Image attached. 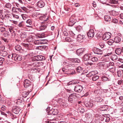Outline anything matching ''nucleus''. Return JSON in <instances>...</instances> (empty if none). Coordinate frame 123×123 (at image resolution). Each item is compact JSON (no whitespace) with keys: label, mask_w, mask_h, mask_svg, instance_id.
<instances>
[{"label":"nucleus","mask_w":123,"mask_h":123,"mask_svg":"<svg viewBox=\"0 0 123 123\" xmlns=\"http://www.w3.org/2000/svg\"><path fill=\"white\" fill-rule=\"evenodd\" d=\"M106 74L108 77L105 75H103L102 77V80L104 81L110 80L113 77V74L108 73V72H106Z\"/></svg>","instance_id":"obj_1"},{"label":"nucleus","mask_w":123,"mask_h":123,"mask_svg":"<svg viewBox=\"0 0 123 123\" xmlns=\"http://www.w3.org/2000/svg\"><path fill=\"white\" fill-rule=\"evenodd\" d=\"M34 16L36 17H38L39 19L42 20L43 21V22H46L48 19V17H46L44 15L40 14L39 13H37V14H34Z\"/></svg>","instance_id":"obj_2"},{"label":"nucleus","mask_w":123,"mask_h":123,"mask_svg":"<svg viewBox=\"0 0 123 123\" xmlns=\"http://www.w3.org/2000/svg\"><path fill=\"white\" fill-rule=\"evenodd\" d=\"M76 20L75 19V17L74 15H73L69 19L68 25L70 26H73L76 23Z\"/></svg>","instance_id":"obj_3"},{"label":"nucleus","mask_w":123,"mask_h":123,"mask_svg":"<svg viewBox=\"0 0 123 123\" xmlns=\"http://www.w3.org/2000/svg\"><path fill=\"white\" fill-rule=\"evenodd\" d=\"M111 35V33L109 32L105 33L103 35L102 39L106 41L110 38Z\"/></svg>","instance_id":"obj_4"},{"label":"nucleus","mask_w":123,"mask_h":123,"mask_svg":"<svg viewBox=\"0 0 123 123\" xmlns=\"http://www.w3.org/2000/svg\"><path fill=\"white\" fill-rule=\"evenodd\" d=\"M31 82L29 80L26 79L24 82V86L25 88H27L31 86Z\"/></svg>","instance_id":"obj_5"},{"label":"nucleus","mask_w":123,"mask_h":123,"mask_svg":"<svg viewBox=\"0 0 123 123\" xmlns=\"http://www.w3.org/2000/svg\"><path fill=\"white\" fill-rule=\"evenodd\" d=\"M83 89V86L81 85H77L75 86L74 91L78 93L81 92Z\"/></svg>","instance_id":"obj_6"},{"label":"nucleus","mask_w":123,"mask_h":123,"mask_svg":"<svg viewBox=\"0 0 123 123\" xmlns=\"http://www.w3.org/2000/svg\"><path fill=\"white\" fill-rule=\"evenodd\" d=\"M15 49L18 51H21V52H22L23 53L24 52H27L28 50L27 49L25 50H23L22 49L21 47L18 45H17L15 47Z\"/></svg>","instance_id":"obj_7"},{"label":"nucleus","mask_w":123,"mask_h":123,"mask_svg":"<svg viewBox=\"0 0 123 123\" xmlns=\"http://www.w3.org/2000/svg\"><path fill=\"white\" fill-rule=\"evenodd\" d=\"M47 26V23L46 22H43L41 23L40 26L39 27L40 30L45 29Z\"/></svg>","instance_id":"obj_8"},{"label":"nucleus","mask_w":123,"mask_h":123,"mask_svg":"<svg viewBox=\"0 0 123 123\" xmlns=\"http://www.w3.org/2000/svg\"><path fill=\"white\" fill-rule=\"evenodd\" d=\"M20 110V108L18 106H14L12 108V112L17 114L19 113Z\"/></svg>","instance_id":"obj_9"},{"label":"nucleus","mask_w":123,"mask_h":123,"mask_svg":"<svg viewBox=\"0 0 123 123\" xmlns=\"http://www.w3.org/2000/svg\"><path fill=\"white\" fill-rule=\"evenodd\" d=\"M94 31L92 29H90L89 31L87 33V35L89 38H92L94 35Z\"/></svg>","instance_id":"obj_10"},{"label":"nucleus","mask_w":123,"mask_h":123,"mask_svg":"<svg viewBox=\"0 0 123 123\" xmlns=\"http://www.w3.org/2000/svg\"><path fill=\"white\" fill-rule=\"evenodd\" d=\"M13 57H14L13 60L15 61H19L22 59V56L18 54H13Z\"/></svg>","instance_id":"obj_11"},{"label":"nucleus","mask_w":123,"mask_h":123,"mask_svg":"<svg viewBox=\"0 0 123 123\" xmlns=\"http://www.w3.org/2000/svg\"><path fill=\"white\" fill-rule=\"evenodd\" d=\"M85 50V49L83 48L77 49L76 51L77 55H81L84 54Z\"/></svg>","instance_id":"obj_12"},{"label":"nucleus","mask_w":123,"mask_h":123,"mask_svg":"<svg viewBox=\"0 0 123 123\" xmlns=\"http://www.w3.org/2000/svg\"><path fill=\"white\" fill-rule=\"evenodd\" d=\"M98 72L97 71H92L89 72L86 75L87 77H92L98 74Z\"/></svg>","instance_id":"obj_13"},{"label":"nucleus","mask_w":123,"mask_h":123,"mask_svg":"<svg viewBox=\"0 0 123 123\" xmlns=\"http://www.w3.org/2000/svg\"><path fill=\"white\" fill-rule=\"evenodd\" d=\"M93 51L94 53L98 55H102L103 54L102 51L97 48H95Z\"/></svg>","instance_id":"obj_14"},{"label":"nucleus","mask_w":123,"mask_h":123,"mask_svg":"<svg viewBox=\"0 0 123 123\" xmlns=\"http://www.w3.org/2000/svg\"><path fill=\"white\" fill-rule=\"evenodd\" d=\"M116 67L115 66H113L112 68H109V69L106 71L108 72V73L112 74L114 73L116 70Z\"/></svg>","instance_id":"obj_15"},{"label":"nucleus","mask_w":123,"mask_h":123,"mask_svg":"<svg viewBox=\"0 0 123 123\" xmlns=\"http://www.w3.org/2000/svg\"><path fill=\"white\" fill-rule=\"evenodd\" d=\"M104 65L105 66L108 68L111 66H113L114 65V63L110 62L109 61H108L105 63Z\"/></svg>","instance_id":"obj_16"},{"label":"nucleus","mask_w":123,"mask_h":123,"mask_svg":"<svg viewBox=\"0 0 123 123\" xmlns=\"http://www.w3.org/2000/svg\"><path fill=\"white\" fill-rule=\"evenodd\" d=\"M84 104L86 107H92L93 105L92 103L90 101H85Z\"/></svg>","instance_id":"obj_17"},{"label":"nucleus","mask_w":123,"mask_h":123,"mask_svg":"<svg viewBox=\"0 0 123 123\" xmlns=\"http://www.w3.org/2000/svg\"><path fill=\"white\" fill-rule=\"evenodd\" d=\"M38 6L39 7L42 8L45 5L44 3L42 0L39 1L37 3Z\"/></svg>","instance_id":"obj_18"},{"label":"nucleus","mask_w":123,"mask_h":123,"mask_svg":"<svg viewBox=\"0 0 123 123\" xmlns=\"http://www.w3.org/2000/svg\"><path fill=\"white\" fill-rule=\"evenodd\" d=\"M13 54H12L8 55L7 57L6 58L7 60L9 59L8 60L9 61H12L14 60V57H13Z\"/></svg>","instance_id":"obj_19"},{"label":"nucleus","mask_w":123,"mask_h":123,"mask_svg":"<svg viewBox=\"0 0 123 123\" xmlns=\"http://www.w3.org/2000/svg\"><path fill=\"white\" fill-rule=\"evenodd\" d=\"M69 60L73 62L79 63L80 62V60L77 58H70Z\"/></svg>","instance_id":"obj_20"},{"label":"nucleus","mask_w":123,"mask_h":123,"mask_svg":"<svg viewBox=\"0 0 123 123\" xmlns=\"http://www.w3.org/2000/svg\"><path fill=\"white\" fill-rule=\"evenodd\" d=\"M110 14L113 16H116L118 15L119 13L114 10H113L110 12Z\"/></svg>","instance_id":"obj_21"},{"label":"nucleus","mask_w":123,"mask_h":123,"mask_svg":"<svg viewBox=\"0 0 123 123\" xmlns=\"http://www.w3.org/2000/svg\"><path fill=\"white\" fill-rule=\"evenodd\" d=\"M98 118L97 119H98L99 121H105V117L104 115H99L97 116Z\"/></svg>","instance_id":"obj_22"},{"label":"nucleus","mask_w":123,"mask_h":123,"mask_svg":"<svg viewBox=\"0 0 123 123\" xmlns=\"http://www.w3.org/2000/svg\"><path fill=\"white\" fill-rule=\"evenodd\" d=\"M114 42L116 43H119L121 41V38L119 36H116L114 38Z\"/></svg>","instance_id":"obj_23"},{"label":"nucleus","mask_w":123,"mask_h":123,"mask_svg":"<svg viewBox=\"0 0 123 123\" xmlns=\"http://www.w3.org/2000/svg\"><path fill=\"white\" fill-rule=\"evenodd\" d=\"M78 95L76 93H74L71 94L69 95V96L71 97L74 100H75L76 98H78Z\"/></svg>","instance_id":"obj_24"},{"label":"nucleus","mask_w":123,"mask_h":123,"mask_svg":"<svg viewBox=\"0 0 123 123\" xmlns=\"http://www.w3.org/2000/svg\"><path fill=\"white\" fill-rule=\"evenodd\" d=\"M108 108V106L107 105H104L101 107L100 109V110L102 111H104L107 110Z\"/></svg>","instance_id":"obj_25"},{"label":"nucleus","mask_w":123,"mask_h":123,"mask_svg":"<svg viewBox=\"0 0 123 123\" xmlns=\"http://www.w3.org/2000/svg\"><path fill=\"white\" fill-rule=\"evenodd\" d=\"M111 58L113 61H115L117 59L118 57L117 55L115 54L111 55Z\"/></svg>","instance_id":"obj_26"},{"label":"nucleus","mask_w":123,"mask_h":123,"mask_svg":"<svg viewBox=\"0 0 123 123\" xmlns=\"http://www.w3.org/2000/svg\"><path fill=\"white\" fill-rule=\"evenodd\" d=\"M91 57L89 54H86L84 55L83 58L85 60H87L90 59Z\"/></svg>","instance_id":"obj_27"},{"label":"nucleus","mask_w":123,"mask_h":123,"mask_svg":"<svg viewBox=\"0 0 123 123\" xmlns=\"http://www.w3.org/2000/svg\"><path fill=\"white\" fill-rule=\"evenodd\" d=\"M103 99L99 97L96 98L94 99V101L97 102H103Z\"/></svg>","instance_id":"obj_28"},{"label":"nucleus","mask_w":123,"mask_h":123,"mask_svg":"<svg viewBox=\"0 0 123 123\" xmlns=\"http://www.w3.org/2000/svg\"><path fill=\"white\" fill-rule=\"evenodd\" d=\"M83 69L80 66L77 67L76 68L77 72L79 73H82L83 71Z\"/></svg>","instance_id":"obj_29"},{"label":"nucleus","mask_w":123,"mask_h":123,"mask_svg":"<svg viewBox=\"0 0 123 123\" xmlns=\"http://www.w3.org/2000/svg\"><path fill=\"white\" fill-rule=\"evenodd\" d=\"M104 19L105 21L107 22H109L111 20L110 16L108 15H106L105 16Z\"/></svg>","instance_id":"obj_30"},{"label":"nucleus","mask_w":123,"mask_h":123,"mask_svg":"<svg viewBox=\"0 0 123 123\" xmlns=\"http://www.w3.org/2000/svg\"><path fill=\"white\" fill-rule=\"evenodd\" d=\"M121 49L120 48L116 49L115 50L116 53L118 55H119L122 52Z\"/></svg>","instance_id":"obj_31"},{"label":"nucleus","mask_w":123,"mask_h":123,"mask_svg":"<svg viewBox=\"0 0 123 123\" xmlns=\"http://www.w3.org/2000/svg\"><path fill=\"white\" fill-rule=\"evenodd\" d=\"M62 69L64 73L68 74L69 69H68L67 68H63Z\"/></svg>","instance_id":"obj_32"},{"label":"nucleus","mask_w":123,"mask_h":123,"mask_svg":"<svg viewBox=\"0 0 123 123\" xmlns=\"http://www.w3.org/2000/svg\"><path fill=\"white\" fill-rule=\"evenodd\" d=\"M117 75L119 77H123V72H122V70H118L117 72Z\"/></svg>","instance_id":"obj_33"},{"label":"nucleus","mask_w":123,"mask_h":123,"mask_svg":"<svg viewBox=\"0 0 123 123\" xmlns=\"http://www.w3.org/2000/svg\"><path fill=\"white\" fill-rule=\"evenodd\" d=\"M92 61L94 62L97 61L98 60V58L96 57H91L90 59Z\"/></svg>","instance_id":"obj_34"},{"label":"nucleus","mask_w":123,"mask_h":123,"mask_svg":"<svg viewBox=\"0 0 123 123\" xmlns=\"http://www.w3.org/2000/svg\"><path fill=\"white\" fill-rule=\"evenodd\" d=\"M76 73V72L74 69H69V71L68 74L73 75L75 74Z\"/></svg>","instance_id":"obj_35"},{"label":"nucleus","mask_w":123,"mask_h":123,"mask_svg":"<svg viewBox=\"0 0 123 123\" xmlns=\"http://www.w3.org/2000/svg\"><path fill=\"white\" fill-rule=\"evenodd\" d=\"M84 38L85 36L83 35H81L80 34H79L77 36V38L78 40H80L84 39Z\"/></svg>","instance_id":"obj_36"},{"label":"nucleus","mask_w":123,"mask_h":123,"mask_svg":"<svg viewBox=\"0 0 123 123\" xmlns=\"http://www.w3.org/2000/svg\"><path fill=\"white\" fill-rule=\"evenodd\" d=\"M109 3L112 4H117L118 3V0H109Z\"/></svg>","instance_id":"obj_37"},{"label":"nucleus","mask_w":123,"mask_h":123,"mask_svg":"<svg viewBox=\"0 0 123 123\" xmlns=\"http://www.w3.org/2000/svg\"><path fill=\"white\" fill-rule=\"evenodd\" d=\"M99 78V77L98 76L96 75H94L92 76V80L93 81H96L98 80Z\"/></svg>","instance_id":"obj_38"},{"label":"nucleus","mask_w":123,"mask_h":123,"mask_svg":"<svg viewBox=\"0 0 123 123\" xmlns=\"http://www.w3.org/2000/svg\"><path fill=\"white\" fill-rule=\"evenodd\" d=\"M29 92H23L22 93V96L24 98H26L29 94Z\"/></svg>","instance_id":"obj_39"},{"label":"nucleus","mask_w":123,"mask_h":123,"mask_svg":"<svg viewBox=\"0 0 123 123\" xmlns=\"http://www.w3.org/2000/svg\"><path fill=\"white\" fill-rule=\"evenodd\" d=\"M52 111L53 112H52V114L53 115H56L58 113V111L56 109H52Z\"/></svg>","instance_id":"obj_40"},{"label":"nucleus","mask_w":123,"mask_h":123,"mask_svg":"<svg viewBox=\"0 0 123 123\" xmlns=\"http://www.w3.org/2000/svg\"><path fill=\"white\" fill-rule=\"evenodd\" d=\"M78 110L82 114L85 111L84 108L83 107H79L78 108Z\"/></svg>","instance_id":"obj_41"},{"label":"nucleus","mask_w":123,"mask_h":123,"mask_svg":"<svg viewBox=\"0 0 123 123\" xmlns=\"http://www.w3.org/2000/svg\"><path fill=\"white\" fill-rule=\"evenodd\" d=\"M86 117L87 119H89L92 117V116L91 113H90L87 112L85 114Z\"/></svg>","instance_id":"obj_42"},{"label":"nucleus","mask_w":123,"mask_h":123,"mask_svg":"<svg viewBox=\"0 0 123 123\" xmlns=\"http://www.w3.org/2000/svg\"><path fill=\"white\" fill-rule=\"evenodd\" d=\"M55 100L57 103L59 104L62 103L63 101L62 99L61 98H57L55 99Z\"/></svg>","instance_id":"obj_43"},{"label":"nucleus","mask_w":123,"mask_h":123,"mask_svg":"<svg viewBox=\"0 0 123 123\" xmlns=\"http://www.w3.org/2000/svg\"><path fill=\"white\" fill-rule=\"evenodd\" d=\"M40 48L41 50H44L45 51H46L48 49L47 47L45 46H41L40 47Z\"/></svg>","instance_id":"obj_44"},{"label":"nucleus","mask_w":123,"mask_h":123,"mask_svg":"<svg viewBox=\"0 0 123 123\" xmlns=\"http://www.w3.org/2000/svg\"><path fill=\"white\" fill-rule=\"evenodd\" d=\"M39 55L34 56L32 59V60L34 61H39Z\"/></svg>","instance_id":"obj_45"},{"label":"nucleus","mask_w":123,"mask_h":123,"mask_svg":"<svg viewBox=\"0 0 123 123\" xmlns=\"http://www.w3.org/2000/svg\"><path fill=\"white\" fill-rule=\"evenodd\" d=\"M76 29L78 31L80 32L82 30V27L80 25H78L76 27Z\"/></svg>","instance_id":"obj_46"},{"label":"nucleus","mask_w":123,"mask_h":123,"mask_svg":"<svg viewBox=\"0 0 123 123\" xmlns=\"http://www.w3.org/2000/svg\"><path fill=\"white\" fill-rule=\"evenodd\" d=\"M114 42V41L112 39H110L107 41V43L110 45H111Z\"/></svg>","instance_id":"obj_47"},{"label":"nucleus","mask_w":123,"mask_h":123,"mask_svg":"<svg viewBox=\"0 0 123 123\" xmlns=\"http://www.w3.org/2000/svg\"><path fill=\"white\" fill-rule=\"evenodd\" d=\"M13 27L12 26L10 27L9 29V31H10L11 34H13L14 32V31L13 29Z\"/></svg>","instance_id":"obj_48"},{"label":"nucleus","mask_w":123,"mask_h":123,"mask_svg":"<svg viewBox=\"0 0 123 123\" xmlns=\"http://www.w3.org/2000/svg\"><path fill=\"white\" fill-rule=\"evenodd\" d=\"M21 16L23 19L24 20L28 18V16L26 14H23L21 15Z\"/></svg>","instance_id":"obj_49"},{"label":"nucleus","mask_w":123,"mask_h":123,"mask_svg":"<svg viewBox=\"0 0 123 123\" xmlns=\"http://www.w3.org/2000/svg\"><path fill=\"white\" fill-rule=\"evenodd\" d=\"M41 39L39 40H37L34 42L35 44H41Z\"/></svg>","instance_id":"obj_50"},{"label":"nucleus","mask_w":123,"mask_h":123,"mask_svg":"<svg viewBox=\"0 0 123 123\" xmlns=\"http://www.w3.org/2000/svg\"><path fill=\"white\" fill-rule=\"evenodd\" d=\"M39 61H43L45 59V57L43 56L42 55H38Z\"/></svg>","instance_id":"obj_51"},{"label":"nucleus","mask_w":123,"mask_h":123,"mask_svg":"<svg viewBox=\"0 0 123 123\" xmlns=\"http://www.w3.org/2000/svg\"><path fill=\"white\" fill-rule=\"evenodd\" d=\"M65 40L66 41L69 42H71L73 41V40L71 38L69 37H66L65 38Z\"/></svg>","instance_id":"obj_52"},{"label":"nucleus","mask_w":123,"mask_h":123,"mask_svg":"<svg viewBox=\"0 0 123 123\" xmlns=\"http://www.w3.org/2000/svg\"><path fill=\"white\" fill-rule=\"evenodd\" d=\"M68 100L69 102L71 103H73V100H75L71 97L69 96V95L68 98Z\"/></svg>","instance_id":"obj_53"},{"label":"nucleus","mask_w":123,"mask_h":123,"mask_svg":"<svg viewBox=\"0 0 123 123\" xmlns=\"http://www.w3.org/2000/svg\"><path fill=\"white\" fill-rule=\"evenodd\" d=\"M27 41L28 42H32L34 41V39L31 37H30L27 38Z\"/></svg>","instance_id":"obj_54"},{"label":"nucleus","mask_w":123,"mask_h":123,"mask_svg":"<svg viewBox=\"0 0 123 123\" xmlns=\"http://www.w3.org/2000/svg\"><path fill=\"white\" fill-rule=\"evenodd\" d=\"M41 44H45L47 43L48 42V41L46 39H41Z\"/></svg>","instance_id":"obj_55"},{"label":"nucleus","mask_w":123,"mask_h":123,"mask_svg":"<svg viewBox=\"0 0 123 123\" xmlns=\"http://www.w3.org/2000/svg\"><path fill=\"white\" fill-rule=\"evenodd\" d=\"M5 28L3 27L0 26V31L1 32H3L5 31Z\"/></svg>","instance_id":"obj_56"},{"label":"nucleus","mask_w":123,"mask_h":123,"mask_svg":"<svg viewBox=\"0 0 123 123\" xmlns=\"http://www.w3.org/2000/svg\"><path fill=\"white\" fill-rule=\"evenodd\" d=\"M99 45L100 46L101 48H103L105 44L103 42L99 43Z\"/></svg>","instance_id":"obj_57"},{"label":"nucleus","mask_w":123,"mask_h":123,"mask_svg":"<svg viewBox=\"0 0 123 123\" xmlns=\"http://www.w3.org/2000/svg\"><path fill=\"white\" fill-rule=\"evenodd\" d=\"M10 115L11 116L12 119H14L16 118V116L15 114L12 113H10Z\"/></svg>","instance_id":"obj_58"},{"label":"nucleus","mask_w":123,"mask_h":123,"mask_svg":"<svg viewBox=\"0 0 123 123\" xmlns=\"http://www.w3.org/2000/svg\"><path fill=\"white\" fill-rule=\"evenodd\" d=\"M1 39L4 41L6 43H8V40L6 38H5L3 37H2L1 38Z\"/></svg>","instance_id":"obj_59"},{"label":"nucleus","mask_w":123,"mask_h":123,"mask_svg":"<svg viewBox=\"0 0 123 123\" xmlns=\"http://www.w3.org/2000/svg\"><path fill=\"white\" fill-rule=\"evenodd\" d=\"M4 60V59L2 58H0V65H1Z\"/></svg>","instance_id":"obj_60"},{"label":"nucleus","mask_w":123,"mask_h":123,"mask_svg":"<svg viewBox=\"0 0 123 123\" xmlns=\"http://www.w3.org/2000/svg\"><path fill=\"white\" fill-rule=\"evenodd\" d=\"M77 83L76 82H75L73 80L70 81L68 83V84L69 85H70L71 84H75Z\"/></svg>","instance_id":"obj_61"},{"label":"nucleus","mask_w":123,"mask_h":123,"mask_svg":"<svg viewBox=\"0 0 123 123\" xmlns=\"http://www.w3.org/2000/svg\"><path fill=\"white\" fill-rule=\"evenodd\" d=\"M11 6V4L9 3H7L5 5V7L8 8H9Z\"/></svg>","instance_id":"obj_62"},{"label":"nucleus","mask_w":123,"mask_h":123,"mask_svg":"<svg viewBox=\"0 0 123 123\" xmlns=\"http://www.w3.org/2000/svg\"><path fill=\"white\" fill-rule=\"evenodd\" d=\"M112 21L113 23H116L118 22V20L116 18H114L112 19Z\"/></svg>","instance_id":"obj_63"},{"label":"nucleus","mask_w":123,"mask_h":123,"mask_svg":"<svg viewBox=\"0 0 123 123\" xmlns=\"http://www.w3.org/2000/svg\"><path fill=\"white\" fill-rule=\"evenodd\" d=\"M2 54L3 56H6L7 55V53L6 51H3Z\"/></svg>","instance_id":"obj_64"}]
</instances>
